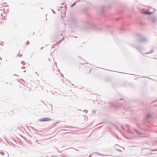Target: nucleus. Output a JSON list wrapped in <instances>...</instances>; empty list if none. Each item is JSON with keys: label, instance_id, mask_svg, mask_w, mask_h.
Wrapping results in <instances>:
<instances>
[{"label": "nucleus", "instance_id": "nucleus-5", "mask_svg": "<svg viewBox=\"0 0 157 157\" xmlns=\"http://www.w3.org/2000/svg\"><path fill=\"white\" fill-rule=\"evenodd\" d=\"M154 151H157V149L156 150H153Z\"/></svg>", "mask_w": 157, "mask_h": 157}, {"label": "nucleus", "instance_id": "nucleus-6", "mask_svg": "<svg viewBox=\"0 0 157 157\" xmlns=\"http://www.w3.org/2000/svg\"><path fill=\"white\" fill-rule=\"evenodd\" d=\"M89 157H91V155H90Z\"/></svg>", "mask_w": 157, "mask_h": 157}, {"label": "nucleus", "instance_id": "nucleus-4", "mask_svg": "<svg viewBox=\"0 0 157 157\" xmlns=\"http://www.w3.org/2000/svg\"><path fill=\"white\" fill-rule=\"evenodd\" d=\"M18 55L20 56H22L21 55H19V54H18Z\"/></svg>", "mask_w": 157, "mask_h": 157}, {"label": "nucleus", "instance_id": "nucleus-1", "mask_svg": "<svg viewBox=\"0 0 157 157\" xmlns=\"http://www.w3.org/2000/svg\"><path fill=\"white\" fill-rule=\"evenodd\" d=\"M51 120V119L49 118H44L42 119H41L40 120V121H49Z\"/></svg>", "mask_w": 157, "mask_h": 157}, {"label": "nucleus", "instance_id": "nucleus-3", "mask_svg": "<svg viewBox=\"0 0 157 157\" xmlns=\"http://www.w3.org/2000/svg\"><path fill=\"white\" fill-rule=\"evenodd\" d=\"M30 44V42L29 41H27L26 43V44L27 45H28L29 44Z\"/></svg>", "mask_w": 157, "mask_h": 157}, {"label": "nucleus", "instance_id": "nucleus-2", "mask_svg": "<svg viewBox=\"0 0 157 157\" xmlns=\"http://www.w3.org/2000/svg\"><path fill=\"white\" fill-rule=\"evenodd\" d=\"M144 13L146 14H151L152 13V12H145Z\"/></svg>", "mask_w": 157, "mask_h": 157}]
</instances>
